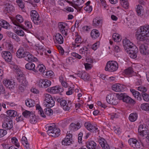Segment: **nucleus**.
<instances>
[{
    "label": "nucleus",
    "mask_w": 149,
    "mask_h": 149,
    "mask_svg": "<svg viewBox=\"0 0 149 149\" xmlns=\"http://www.w3.org/2000/svg\"><path fill=\"white\" fill-rule=\"evenodd\" d=\"M136 36L137 39L140 41L144 42L149 41V26L145 25L140 27L136 32Z\"/></svg>",
    "instance_id": "nucleus-1"
},
{
    "label": "nucleus",
    "mask_w": 149,
    "mask_h": 149,
    "mask_svg": "<svg viewBox=\"0 0 149 149\" xmlns=\"http://www.w3.org/2000/svg\"><path fill=\"white\" fill-rule=\"evenodd\" d=\"M45 100L46 102L45 105L47 107L45 109V113L47 115L50 116L52 115L53 112L52 110L50 108L54 106L55 101L50 94L46 93L45 94Z\"/></svg>",
    "instance_id": "nucleus-2"
},
{
    "label": "nucleus",
    "mask_w": 149,
    "mask_h": 149,
    "mask_svg": "<svg viewBox=\"0 0 149 149\" xmlns=\"http://www.w3.org/2000/svg\"><path fill=\"white\" fill-rule=\"evenodd\" d=\"M46 127L48 128L47 133L49 136L54 137H57L59 136L60 130L54 124L47 125Z\"/></svg>",
    "instance_id": "nucleus-3"
},
{
    "label": "nucleus",
    "mask_w": 149,
    "mask_h": 149,
    "mask_svg": "<svg viewBox=\"0 0 149 149\" xmlns=\"http://www.w3.org/2000/svg\"><path fill=\"white\" fill-rule=\"evenodd\" d=\"M128 142L130 146L135 149H143L144 148L143 143L136 139L130 138Z\"/></svg>",
    "instance_id": "nucleus-4"
},
{
    "label": "nucleus",
    "mask_w": 149,
    "mask_h": 149,
    "mask_svg": "<svg viewBox=\"0 0 149 149\" xmlns=\"http://www.w3.org/2000/svg\"><path fill=\"white\" fill-rule=\"evenodd\" d=\"M118 68V65L116 62L110 61L107 62L105 70L107 71L113 72L116 71Z\"/></svg>",
    "instance_id": "nucleus-5"
},
{
    "label": "nucleus",
    "mask_w": 149,
    "mask_h": 149,
    "mask_svg": "<svg viewBox=\"0 0 149 149\" xmlns=\"http://www.w3.org/2000/svg\"><path fill=\"white\" fill-rule=\"evenodd\" d=\"M106 100L109 104L113 105H116L119 102L118 95L117 96L115 94H112L107 95L106 97Z\"/></svg>",
    "instance_id": "nucleus-6"
},
{
    "label": "nucleus",
    "mask_w": 149,
    "mask_h": 149,
    "mask_svg": "<svg viewBox=\"0 0 149 149\" xmlns=\"http://www.w3.org/2000/svg\"><path fill=\"white\" fill-rule=\"evenodd\" d=\"M117 95H118V98L119 100H122L123 102L126 103L133 104L135 103L134 100L125 93L117 94Z\"/></svg>",
    "instance_id": "nucleus-7"
},
{
    "label": "nucleus",
    "mask_w": 149,
    "mask_h": 149,
    "mask_svg": "<svg viewBox=\"0 0 149 149\" xmlns=\"http://www.w3.org/2000/svg\"><path fill=\"white\" fill-rule=\"evenodd\" d=\"M31 16L32 20L35 24L39 25L41 23L39 15L36 10H32L31 11Z\"/></svg>",
    "instance_id": "nucleus-8"
},
{
    "label": "nucleus",
    "mask_w": 149,
    "mask_h": 149,
    "mask_svg": "<svg viewBox=\"0 0 149 149\" xmlns=\"http://www.w3.org/2000/svg\"><path fill=\"white\" fill-rule=\"evenodd\" d=\"M72 134L70 132H67L66 137L62 141V144L64 146H68L72 144L73 141L72 139Z\"/></svg>",
    "instance_id": "nucleus-9"
},
{
    "label": "nucleus",
    "mask_w": 149,
    "mask_h": 149,
    "mask_svg": "<svg viewBox=\"0 0 149 149\" xmlns=\"http://www.w3.org/2000/svg\"><path fill=\"white\" fill-rule=\"evenodd\" d=\"M17 79L21 84L23 85L24 86H26L27 85L28 82L25 75L22 72L20 71L18 72Z\"/></svg>",
    "instance_id": "nucleus-10"
},
{
    "label": "nucleus",
    "mask_w": 149,
    "mask_h": 149,
    "mask_svg": "<svg viewBox=\"0 0 149 149\" xmlns=\"http://www.w3.org/2000/svg\"><path fill=\"white\" fill-rule=\"evenodd\" d=\"M63 88L59 86H56L52 87H49L47 89V92L52 94L61 93L63 92Z\"/></svg>",
    "instance_id": "nucleus-11"
},
{
    "label": "nucleus",
    "mask_w": 149,
    "mask_h": 149,
    "mask_svg": "<svg viewBox=\"0 0 149 149\" xmlns=\"http://www.w3.org/2000/svg\"><path fill=\"white\" fill-rule=\"evenodd\" d=\"M3 128L6 130H10L13 127V122L11 119L6 118L3 123Z\"/></svg>",
    "instance_id": "nucleus-12"
},
{
    "label": "nucleus",
    "mask_w": 149,
    "mask_h": 149,
    "mask_svg": "<svg viewBox=\"0 0 149 149\" xmlns=\"http://www.w3.org/2000/svg\"><path fill=\"white\" fill-rule=\"evenodd\" d=\"M67 24L65 23L60 22L58 24V27L60 32L63 35H68V29L66 27Z\"/></svg>",
    "instance_id": "nucleus-13"
},
{
    "label": "nucleus",
    "mask_w": 149,
    "mask_h": 149,
    "mask_svg": "<svg viewBox=\"0 0 149 149\" xmlns=\"http://www.w3.org/2000/svg\"><path fill=\"white\" fill-rule=\"evenodd\" d=\"M84 125L87 129L91 132L96 133L99 131L98 128L96 126L93 125L91 123H85Z\"/></svg>",
    "instance_id": "nucleus-14"
},
{
    "label": "nucleus",
    "mask_w": 149,
    "mask_h": 149,
    "mask_svg": "<svg viewBox=\"0 0 149 149\" xmlns=\"http://www.w3.org/2000/svg\"><path fill=\"white\" fill-rule=\"evenodd\" d=\"M125 88V86L123 84H115L112 86V90L116 92L123 91Z\"/></svg>",
    "instance_id": "nucleus-15"
},
{
    "label": "nucleus",
    "mask_w": 149,
    "mask_h": 149,
    "mask_svg": "<svg viewBox=\"0 0 149 149\" xmlns=\"http://www.w3.org/2000/svg\"><path fill=\"white\" fill-rule=\"evenodd\" d=\"M123 42L124 48L126 49H130L134 48V46H136L130 40L126 38L123 40Z\"/></svg>",
    "instance_id": "nucleus-16"
},
{
    "label": "nucleus",
    "mask_w": 149,
    "mask_h": 149,
    "mask_svg": "<svg viewBox=\"0 0 149 149\" xmlns=\"http://www.w3.org/2000/svg\"><path fill=\"white\" fill-rule=\"evenodd\" d=\"M2 56L3 58L7 62H11L12 58L11 54L8 51H4L2 53Z\"/></svg>",
    "instance_id": "nucleus-17"
},
{
    "label": "nucleus",
    "mask_w": 149,
    "mask_h": 149,
    "mask_svg": "<svg viewBox=\"0 0 149 149\" xmlns=\"http://www.w3.org/2000/svg\"><path fill=\"white\" fill-rule=\"evenodd\" d=\"M3 83L4 85L7 88L11 90L14 88L15 85L14 82L9 79H6L3 81Z\"/></svg>",
    "instance_id": "nucleus-18"
},
{
    "label": "nucleus",
    "mask_w": 149,
    "mask_h": 149,
    "mask_svg": "<svg viewBox=\"0 0 149 149\" xmlns=\"http://www.w3.org/2000/svg\"><path fill=\"white\" fill-rule=\"evenodd\" d=\"M27 52L24 48H20L17 52L16 56L17 57L19 58L25 57V55Z\"/></svg>",
    "instance_id": "nucleus-19"
},
{
    "label": "nucleus",
    "mask_w": 149,
    "mask_h": 149,
    "mask_svg": "<svg viewBox=\"0 0 149 149\" xmlns=\"http://www.w3.org/2000/svg\"><path fill=\"white\" fill-rule=\"evenodd\" d=\"M23 21V19L22 16L19 15H17L16 16V19H14L12 21L13 23L17 26H19L22 29H24V27H21V24L17 22L21 23Z\"/></svg>",
    "instance_id": "nucleus-20"
},
{
    "label": "nucleus",
    "mask_w": 149,
    "mask_h": 149,
    "mask_svg": "<svg viewBox=\"0 0 149 149\" xmlns=\"http://www.w3.org/2000/svg\"><path fill=\"white\" fill-rule=\"evenodd\" d=\"M139 50L141 53L144 55L149 54V49L147 46L143 44L139 45Z\"/></svg>",
    "instance_id": "nucleus-21"
},
{
    "label": "nucleus",
    "mask_w": 149,
    "mask_h": 149,
    "mask_svg": "<svg viewBox=\"0 0 149 149\" xmlns=\"http://www.w3.org/2000/svg\"><path fill=\"white\" fill-rule=\"evenodd\" d=\"M67 2L74 8H76V7L84 3V0H72V2L67 1Z\"/></svg>",
    "instance_id": "nucleus-22"
},
{
    "label": "nucleus",
    "mask_w": 149,
    "mask_h": 149,
    "mask_svg": "<svg viewBox=\"0 0 149 149\" xmlns=\"http://www.w3.org/2000/svg\"><path fill=\"white\" fill-rule=\"evenodd\" d=\"M98 142L103 149H110V147L106 140L103 138H100Z\"/></svg>",
    "instance_id": "nucleus-23"
},
{
    "label": "nucleus",
    "mask_w": 149,
    "mask_h": 149,
    "mask_svg": "<svg viewBox=\"0 0 149 149\" xmlns=\"http://www.w3.org/2000/svg\"><path fill=\"white\" fill-rule=\"evenodd\" d=\"M138 52V48L136 46H134V47L131 49L129 50L128 53L130 56L131 58H134L137 57V53Z\"/></svg>",
    "instance_id": "nucleus-24"
},
{
    "label": "nucleus",
    "mask_w": 149,
    "mask_h": 149,
    "mask_svg": "<svg viewBox=\"0 0 149 149\" xmlns=\"http://www.w3.org/2000/svg\"><path fill=\"white\" fill-rule=\"evenodd\" d=\"M79 77L84 81H89L90 79V77L89 75L86 72L82 71L79 72V73H76Z\"/></svg>",
    "instance_id": "nucleus-25"
},
{
    "label": "nucleus",
    "mask_w": 149,
    "mask_h": 149,
    "mask_svg": "<svg viewBox=\"0 0 149 149\" xmlns=\"http://www.w3.org/2000/svg\"><path fill=\"white\" fill-rule=\"evenodd\" d=\"M80 127V124L77 123V124L74 123H72L70 125L69 127L70 133H72L73 132L77 130Z\"/></svg>",
    "instance_id": "nucleus-26"
},
{
    "label": "nucleus",
    "mask_w": 149,
    "mask_h": 149,
    "mask_svg": "<svg viewBox=\"0 0 149 149\" xmlns=\"http://www.w3.org/2000/svg\"><path fill=\"white\" fill-rule=\"evenodd\" d=\"M25 57V59L28 61L36 62L38 61L37 58L34 57L28 51L26 53Z\"/></svg>",
    "instance_id": "nucleus-27"
},
{
    "label": "nucleus",
    "mask_w": 149,
    "mask_h": 149,
    "mask_svg": "<svg viewBox=\"0 0 149 149\" xmlns=\"http://www.w3.org/2000/svg\"><path fill=\"white\" fill-rule=\"evenodd\" d=\"M45 66L43 64H39L35 68L34 72L36 73L41 72L43 73L44 74L45 73Z\"/></svg>",
    "instance_id": "nucleus-28"
},
{
    "label": "nucleus",
    "mask_w": 149,
    "mask_h": 149,
    "mask_svg": "<svg viewBox=\"0 0 149 149\" xmlns=\"http://www.w3.org/2000/svg\"><path fill=\"white\" fill-rule=\"evenodd\" d=\"M86 144L88 149H99L98 147H96V143L93 141H88L86 142Z\"/></svg>",
    "instance_id": "nucleus-29"
},
{
    "label": "nucleus",
    "mask_w": 149,
    "mask_h": 149,
    "mask_svg": "<svg viewBox=\"0 0 149 149\" xmlns=\"http://www.w3.org/2000/svg\"><path fill=\"white\" fill-rule=\"evenodd\" d=\"M56 42L59 44H62L63 42V38L62 36L59 33H56L54 38Z\"/></svg>",
    "instance_id": "nucleus-30"
},
{
    "label": "nucleus",
    "mask_w": 149,
    "mask_h": 149,
    "mask_svg": "<svg viewBox=\"0 0 149 149\" xmlns=\"http://www.w3.org/2000/svg\"><path fill=\"white\" fill-rule=\"evenodd\" d=\"M7 116L6 118H14L17 115V112L14 110H9L6 111Z\"/></svg>",
    "instance_id": "nucleus-31"
},
{
    "label": "nucleus",
    "mask_w": 149,
    "mask_h": 149,
    "mask_svg": "<svg viewBox=\"0 0 149 149\" xmlns=\"http://www.w3.org/2000/svg\"><path fill=\"white\" fill-rule=\"evenodd\" d=\"M130 91L134 97L139 101L142 100L141 93L136 91L132 89H130Z\"/></svg>",
    "instance_id": "nucleus-32"
},
{
    "label": "nucleus",
    "mask_w": 149,
    "mask_h": 149,
    "mask_svg": "<svg viewBox=\"0 0 149 149\" xmlns=\"http://www.w3.org/2000/svg\"><path fill=\"white\" fill-rule=\"evenodd\" d=\"M102 23V20L99 19L98 18H96L94 19L93 21V25L95 27L101 26Z\"/></svg>",
    "instance_id": "nucleus-33"
},
{
    "label": "nucleus",
    "mask_w": 149,
    "mask_h": 149,
    "mask_svg": "<svg viewBox=\"0 0 149 149\" xmlns=\"http://www.w3.org/2000/svg\"><path fill=\"white\" fill-rule=\"evenodd\" d=\"M25 68L26 69L32 70L34 71V69H35V65L32 62H29L26 63L25 65Z\"/></svg>",
    "instance_id": "nucleus-34"
},
{
    "label": "nucleus",
    "mask_w": 149,
    "mask_h": 149,
    "mask_svg": "<svg viewBox=\"0 0 149 149\" xmlns=\"http://www.w3.org/2000/svg\"><path fill=\"white\" fill-rule=\"evenodd\" d=\"M25 104L26 106L30 107L34 106L35 101L31 99H28L25 100Z\"/></svg>",
    "instance_id": "nucleus-35"
},
{
    "label": "nucleus",
    "mask_w": 149,
    "mask_h": 149,
    "mask_svg": "<svg viewBox=\"0 0 149 149\" xmlns=\"http://www.w3.org/2000/svg\"><path fill=\"white\" fill-rule=\"evenodd\" d=\"M91 35L92 38L93 39H95L99 37L100 33L98 30L94 29L91 31Z\"/></svg>",
    "instance_id": "nucleus-36"
},
{
    "label": "nucleus",
    "mask_w": 149,
    "mask_h": 149,
    "mask_svg": "<svg viewBox=\"0 0 149 149\" xmlns=\"http://www.w3.org/2000/svg\"><path fill=\"white\" fill-rule=\"evenodd\" d=\"M5 8L4 10V12L9 13L10 12L13 11L14 10V7L11 5L9 3H6V4Z\"/></svg>",
    "instance_id": "nucleus-37"
},
{
    "label": "nucleus",
    "mask_w": 149,
    "mask_h": 149,
    "mask_svg": "<svg viewBox=\"0 0 149 149\" xmlns=\"http://www.w3.org/2000/svg\"><path fill=\"white\" fill-rule=\"evenodd\" d=\"M63 107V109L66 111H69L72 107V103L70 101H67L66 104Z\"/></svg>",
    "instance_id": "nucleus-38"
},
{
    "label": "nucleus",
    "mask_w": 149,
    "mask_h": 149,
    "mask_svg": "<svg viewBox=\"0 0 149 149\" xmlns=\"http://www.w3.org/2000/svg\"><path fill=\"white\" fill-rule=\"evenodd\" d=\"M136 12L137 15L139 16L143 15V7L140 5H138L136 8Z\"/></svg>",
    "instance_id": "nucleus-39"
},
{
    "label": "nucleus",
    "mask_w": 149,
    "mask_h": 149,
    "mask_svg": "<svg viewBox=\"0 0 149 149\" xmlns=\"http://www.w3.org/2000/svg\"><path fill=\"white\" fill-rule=\"evenodd\" d=\"M36 110H38V113L40 116L44 118L45 117V116L40 105L38 104H37L36 106Z\"/></svg>",
    "instance_id": "nucleus-40"
},
{
    "label": "nucleus",
    "mask_w": 149,
    "mask_h": 149,
    "mask_svg": "<svg viewBox=\"0 0 149 149\" xmlns=\"http://www.w3.org/2000/svg\"><path fill=\"white\" fill-rule=\"evenodd\" d=\"M88 50V48L84 46L79 50V52L80 54L83 55L84 56H86L87 55Z\"/></svg>",
    "instance_id": "nucleus-41"
},
{
    "label": "nucleus",
    "mask_w": 149,
    "mask_h": 149,
    "mask_svg": "<svg viewBox=\"0 0 149 149\" xmlns=\"http://www.w3.org/2000/svg\"><path fill=\"white\" fill-rule=\"evenodd\" d=\"M137 114L136 113H132L129 116V120L131 122H134L137 119Z\"/></svg>",
    "instance_id": "nucleus-42"
},
{
    "label": "nucleus",
    "mask_w": 149,
    "mask_h": 149,
    "mask_svg": "<svg viewBox=\"0 0 149 149\" xmlns=\"http://www.w3.org/2000/svg\"><path fill=\"white\" fill-rule=\"evenodd\" d=\"M112 37L113 40L115 42H119L121 40V38L120 36L117 33H114Z\"/></svg>",
    "instance_id": "nucleus-43"
},
{
    "label": "nucleus",
    "mask_w": 149,
    "mask_h": 149,
    "mask_svg": "<svg viewBox=\"0 0 149 149\" xmlns=\"http://www.w3.org/2000/svg\"><path fill=\"white\" fill-rule=\"evenodd\" d=\"M30 122L32 124H35L37 122V118L35 115L32 113L30 116Z\"/></svg>",
    "instance_id": "nucleus-44"
},
{
    "label": "nucleus",
    "mask_w": 149,
    "mask_h": 149,
    "mask_svg": "<svg viewBox=\"0 0 149 149\" xmlns=\"http://www.w3.org/2000/svg\"><path fill=\"white\" fill-rule=\"evenodd\" d=\"M25 27H24L21 25V27H24V29H23L24 30H26L27 29L31 28L32 27V25L31 22L29 21H26L25 22Z\"/></svg>",
    "instance_id": "nucleus-45"
},
{
    "label": "nucleus",
    "mask_w": 149,
    "mask_h": 149,
    "mask_svg": "<svg viewBox=\"0 0 149 149\" xmlns=\"http://www.w3.org/2000/svg\"><path fill=\"white\" fill-rule=\"evenodd\" d=\"M22 143L23 145H25V147L28 149L29 147V145L27 141V138L25 136H23L22 139Z\"/></svg>",
    "instance_id": "nucleus-46"
},
{
    "label": "nucleus",
    "mask_w": 149,
    "mask_h": 149,
    "mask_svg": "<svg viewBox=\"0 0 149 149\" xmlns=\"http://www.w3.org/2000/svg\"><path fill=\"white\" fill-rule=\"evenodd\" d=\"M45 79H40L37 82L38 86L41 88H45Z\"/></svg>",
    "instance_id": "nucleus-47"
},
{
    "label": "nucleus",
    "mask_w": 149,
    "mask_h": 149,
    "mask_svg": "<svg viewBox=\"0 0 149 149\" xmlns=\"http://www.w3.org/2000/svg\"><path fill=\"white\" fill-rule=\"evenodd\" d=\"M120 3L122 6L125 8H127L128 7V4L127 0H120Z\"/></svg>",
    "instance_id": "nucleus-48"
},
{
    "label": "nucleus",
    "mask_w": 149,
    "mask_h": 149,
    "mask_svg": "<svg viewBox=\"0 0 149 149\" xmlns=\"http://www.w3.org/2000/svg\"><path fill=\"white\" fill-rule=\"evenodd\" d=\"M141 96H142L143 100L146 102L149 101V95L145 92H142L141 93Z\"/></svg>",
    "instance_id": "nucleus-49"
},
{
    "label": "nucleus",
    "mask_w": 149,
    "mask_h": 149,
    "mask_svg": "<svg viewBox=\"0 0 149 149\" xmlns=\"http://www.w3.org/2000/svg\"><path fill=\"white\" fill-rule=\"evenodd\" d=\"M141 109L144 110H148L149 108V104L143 103L141 104Z\"/></svg>",
    "instance_id": "nucleus-50"
},
{
    "label": "nucleus",
    "mask_w": 149,
    "mask_h": 149,
    "mask_svg": "<svg viewBox=\"0 0 149 149\" xmlns=\"http://www.w3.org/2000/svg\"><path fill=\"white\" fill-rule=\"evenodd\" d=\"M11 141L13 144L15 145L17 147H19V144L18 142L17 139L16 138L13 137L11 139Z\"/></svg>",
    "instance_id": "nucleus-51"
},
{
    "label": "nucleus",
    "mask_w": 149,
    "mask_h": 149,
    "mask_svg": "<svg viewBox=\"0 0 149 149\" xmlns=\"http://www.w3.org/2000/svg\"><path fill=\"white\" fill-rule=\"evenodd\" d=\"M31 112L25 110L22 113V115L26 118H28L31 115Z\"/></svg>",
    "instance_id": "nucleus-52"
},
{
    "label": "nucleus",
    "mask_w": 149,
    "mask_h": 149,
    "mask_svg": "<svg viewBox=\"0 0 149 149\" xmlns=\"http://www.w3.org/2000/svg\"><path fill=\"white\" fill-rule=\"evenodd\" d=\"M45 88H46L50 86L51 84V81L47 79H45Z\"/></svg>",
    "instance_id": "nucleus-53"
},
{
    "label": "nucleus",
    "mask_w": 149,
    "mask_h": 149,
    "mask_svg": "<svg viewBox=\"0 0 149 149\" xmlns=\"http://www.w3.org/2000/svg\"><path fill=\"white\" fill-rule=\"evenodd\" d=\"M133 72L132 68L131 67H129L124 70V73L126 74L130 75Z\"/></svg>",
    "instance_id": "nucleus-54"
},
{
    "label": "nucleus",
    "mask_w": 149,
    "mask_h": 149,
    "mask_svg": "<svg viewBox=\"0 0 149 149\" xmlns=\"http://www.w3.org/2000/svg\"><path fill=\"white\" fill-rule=\"evenodd\" d=\"M57 101L58 102H60V105L61 106H63V107L66 104L67 101L65 100H63L61 99H58Z\"/></svg>",
    "instance_id": "nucleus-55"
},
{
    "label": "nucleus",
    "mask_w": 149,
    "mask_h": 149,
    "mask_svg": "<svg viewBox=\"0 0 149 149\" xmlns=\"http://www.w3.org/2000/svg\"><path fill=\"white\" fill-rule=\"evenodd\" d=\"M45 75L48 77H52L54 76V72L52 71L49 70L45 72Z\"/></svg>",
    "instance_id": "nucleus-56"
},
{
    "label": "nucleus",
    "mask_w": 149,
    "mask_h": 149,
    "mask_svg": "<svg viewBox=\"0 0 149 149\" xmlns=\"http://www.w3.org/2000/svg\"><path fill=\"white\" fill-rule=\"evenodd\" d=\"M74 59L71 57L67 58L66 59V62L68 64L70 65L74 62Z\"/></svg>",
    "instance_id": "nucleus-57"
},
{
    "label": "nucleus",
    "mask_w": 149,
    "mask_h": 149,
    "mask_svg": "<svg viewBox=\"0 0 149 149\" xmlns=\"http://www.w3.org/2000/svg\"><path fill=\"white\" fill-rule=\"evenodd\" d=\"M119 113H114L111 114V118L113 119L118 118L119 116Z\"/></svg>",
    "instance_id": "nucleus-58"
},
{
    "label": "nucleus",
    "mask_w": 149,
    "mask_h": 149,
    "mask_svg": "<svg viewBox=\"0 0 149 149\" xmlns=\"http://www.w3.org/2000/svg\"><path fill=\"white\" fill-rule=\"evenodd\" d=\"M138 90L141 91V93L142 92H145L147 91V89L145 87L143 86H140L138 87Z\"/></svg>",
    "instance_id": "nucleus-59"
},
{
    "label": "nucleus",
    "mask_w": 149,
    "mask_h": 149,
    "mask_svg": "<svg viewBox=\"0 0 149 149\" xmlns=\"http://www.w3.org/2000/svg\"><path fill=\"white\" fill-rule=\"evenodd\" d=\"M100 43L99 42H96L93 44L92 47V48L93 50H95L99 46Z\"/></svg>",
    "instance_id": "nucleus-60"
},
{
    "label": "nucleus",
    "mask_w": 149,
    "mask_h": 149,
    "mask_svg": "<svg viewBox=\"0 0 149 149\" xmlns=\"http://www.w3.org/2000/svg\"><path fill=\"white\" fill-rule=\"evenodd\" d=\"M73 88L71 87H69L68 91L66 92V94L68 95H70L72 94L73 93Z\"/></svg>",
    "instance_id": "nucleus-61"
},
{
    "label": "nucleus",
    "mask_w": 149,
    "mask_h": 149,
    "mask_svg": "<svg viewBox=\"0 0 149 149\" xmlns=\"http://www.w3.org/2000/svg\"><path fill=\"white\" fill-rule=\"evenodd\" d=\"M12 38L15 41L17 42H19L20 40V39L19 36L15 34L13 35Z\"/></svg>",
    "instance_id": "nucleus-62"
},
{
    "label": "nucleus",
    "mask_w": 149,
    "mask_h": 149,
    "mask_svg": "<svg viewBox=\"0 0 149 149\" xmlns=\"http://www.w3.org/2000/svg\"><path fill=\"white\" fill-rule=\"evenodd\" d=\"M7 133V131L3 129H0V138L3 136Z\"/></svg>",
    "instance_id": "nucleus-63"
},
{
    "label": "nucleus",
    "mask_w": 149,
    "mask_h": 149,
    "mask_svg": "<svg viewBox=\"0 0 149 149\" xmlns=\"http://www.w3.org/2000/svg\"><path fill=\"white\" fill-rule=\"evenodd\" d=\"M17 33L18 35L20 36H23L24 35V31L21 29H17Z\"/></svg>",
    "instance_id": "nucleus-64"
}]
</instances>
